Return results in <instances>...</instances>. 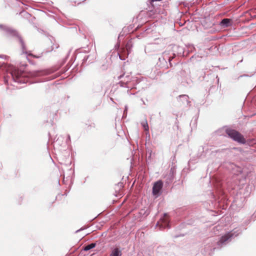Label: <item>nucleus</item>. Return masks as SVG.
<instances>
[{"instance_id": "5", "label": "nucleus", "mask_w": 256, "mask_h": 256, "mask_svg": "<svg viewBox=\"0 0 256 256\" xmlns=\"http://www.w3.org/2000/svg\"><path fill=\"white\" fill-rule=\"evenodd\" d=\"M162 186V182L161 181H158L156 182L152 190V192L154 194L156 195L158 194Z\"/></svg>"}, {"instance_id": "11", "label": "nucleus", "mask_w": 256, "mask_h": 256, "mask_svg": "<svg viewBox=\"0 0 256 256\" xmlns=\"http://www.w3.org/2000/svg\"><path fill=\"white\" fill-rule=\"evenodd\" d=\"M2 67H3V66H1L0 67V68H2Z\"/></svg>"}, {"instance_id": "2", "label": "nucleus", "mask_w": 256, "mask_h": 256, "mask_svg": "<svg viewBox=\"0 0 256 256\" xmlns=\"http://www.w3.org/2000/svg\"><path fill=\"white\" fill-rule=\"evenodd\" d=\"M226 134L236 142L240 144H245L246 141L243 136L235 130L228 128L226 130Z\"/></svg>"}, {"instance_id": "1", "label": "nucleus", "mask_w": 256, "mask_h": 256, "mask_svg": "<svg viewBox=\"0 0 256 256\" xmlns=\"http://www.w3.org/2000/svg\"><path fill=\"white\" fill-rule=\"evenodd\" d=\"M8 70L10 72L15 82L20 83L25 82L23 78L28 76L25 72L19 70L12 66H9Z\"/></svg>"}, {"instance_id": "7", "label": "nucleus", "mask_w": 256, "mask_h": 256, "mask_svg": "<svg viewBox=\"0 0 256 256\" xmlns=\"http://www.w3.org/2000/svg\"><path fill=\"white\" fill-rule=\"evenodd\" d=\"M122 251L118 248H114L110 256H121Z\"/></svg>"}, {"instance_id": "9", "label": "nucleus", "mask_w": 256, "mask_h": 256, "mask_svg": "<svg viewBox=\"0 0 256 256\" xmlns=\"http://www.w3.org/2000/svg\"><path fill=\"white\" fill-rule=\"evenodd\" d=\"M143 126L146 130H148V126L146 122V124H144Z\"/></svg>"}, {"instance_id": "8", "label": "nucleus", "mask_w": 256, "mask_h": 256, "mask_svg": "<svg viewBox=\"0 0 256 256\" xmlns=\"http://www.w3.org/2000/svg\"><path fill=\"white\" fill-rule=\"evenodd\" d=\"M96 246V244L92 243L90 244H88L84 248V250L85 251H88Z\"/></svg>"}, {"instance_id": "3", "label": "nucleus", "mask_w": 256, "mask_h": 256, "mask_svg": "<svg viewBox=\"0 0 256 256\" xmlns=\"http://www.w3.org/2000/svg\"><path fill=\"white\" fill-rule=\"evenodd\" d=\"M169 217L167 214H164L162 218L158 222L156 226L160 228H164L168 227Z\"/></svg>"}, {"instance_id": "6", "label": "nucleus", "mask_w": 256, "mask_h": 256, "mask_svg": "<svg viewBox=\"0 0 256 256\" xmlns=\"http://www.w3.org/2000/svg\"><path fill=\"white\" fill-rule=\"evenodd\" d=\"M232 20L230 18H224L221 21L220 25L226 28L230 26L232 24Z\"/></svg>"}, {"instance_id": "4", "label": "nucleus", "mask_w": 256, "mask_h": 256, "mask_svg": "<svg viewBox=\"0 0 256 256\" xmlns=\"http://www.w3.org/2000/svg\"><path fill=\"white\" fill-rule=\"evenodd\" d=\"M233 235L234 234L231 232H228L220 238V240L218 242V244L220 245L224 243L229 239H230L233 236Z\"/></svg>"}, {"instance_id": "10", "label": "nucleus", "mask_w": 256, "mask_h": 256, "mask_svg": "<svg viewBox=\"0 0 256 256\" xmlns=\"http://www.w3.org/2000/svg\"><path fill=\"white\" fill-rule=\"evenodd\" d=\"M120 58L122 60H124L125 59V58L122 56V54H120Z\"/></svg>"}]
</instances>
